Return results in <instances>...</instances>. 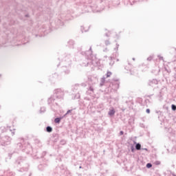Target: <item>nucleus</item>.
Masks as SVG:
<instances>
[{
  "mask_svg": "<svg viewBox=\"0 0 176 176\" xmlns=\"http://www.w3.org/2000/svg\"><path fill=\"white\" fill-rule=\"evenodd\" d=\"M72 64V56L71 54H67L62 61L59 63V65L62 67V71L65 74V75H68L71 71L69 68L71 67V65Z\"/></svg>",
  "mask_w": 176,
  "mask_h": 176,
  "instance_id": "nucleus-1",
  "label": "nucleus"
},
{
  "mask_svg": "<svg viewBox=\"0 0 176 176\" xmlns=\"http://www.w3.org/2000/svg\"><path fill=\"white\" fill-rule=\"evenodd\" d=\"M81 54L85 56V60L82 63L81 65L82 67H87L89 64L92 65H98V63H96L94 59H93V50H91V46L87 51L82 52Z\"/></svg>",
  "mask_w": 176,
  "mask_h": 176,
  "instance_id": "nucleus-2",
  "label": "nucleus"
},
{
  "mask_svg": "<svg viewBox=\"0 0 176 176\" xmlns=\"http://www.w3.org/2000/svg\"><path fill=\"white\" fill-rule=\"evenodd\" d=\"M18 142L17 147L22 149V152H25L27 155H32V146L30 143L26 142L23 138H19Z\"/></svg>",
  "mask_w": 176,
  "mask_h": 176,
  "instance_id": "nucleus-3",
  "label": "nucleus"
},
{
  "mask_svg": "<svg viewBox=\"0 0 176 176\" xmlns=\"http://www.w3.org/2000/svg\"><path fill=\"white\" fill-rule=\"evenodd\" d=\"M15 166L19 168L18 171L19 173H24V171H28V163H27V158L24 157H19L14 163Z\"/></svg>",
  "mask_w": 176,
  "mask_h": 176,
  "instance_id": "nucleus-4",
  "label": "nucleus"
},
{
  "mask_svg": "<svg viewBox=\"0 0 176 176\" xmlns=\"http://www.w3.org/2000/svg\"><path fill=\"white\" fill-rule=\"evenodd\" d=\"M10 144H12V138L8 135H0V145H1V146H8V145H10Z\"/></svg>",
  "mask_w": 176,
  "mask_h": 176,
  "instance_id": "nucleus-5",
  "label": "nucleus"
},
{
  "mask_svg": "<svg viewBox=\"0 0 176 176\" xmlns=\"http://www.w3.org/2000/svg\"><path fill=\"white\" fill-rule=\"evenodd\" d=\"M54 97L58 100H61L64 97V91L61 89H57L54 91Z\"/></svg>",
  "mask_w": 176,
  "mask_h": 176,
  "instance_id": "nucleus-6",
  "label": "nucleus"
},
{
  "mask_svg": "<svg viewBox=\"0 0 176 176\" xmlns=\"http://www.w3.org/2000/svg\"><path fill=\"white\" fill-rule=\"evenodd\" d=\"M87 96H89L90 97H94L96 96L94 93V87L89 86L87 91H86Z\"/></svg>",
  "mask_w": 176,
  "mask_h": 176,
  "instance_id": "nucleus-7",
  "label": "nucleus"
},
{
  "mask_svg": "<svg viewBox=\"0 0 176 176\" xmlns=\"http://www.w3.org/2000/svg\"><path fill=\"white\" fill-rule=\"evenodd\" d=\"M48 102V105H58L57 102H56V98L54 96H52L51 98H50L47 100Z\"/></svg>",
  "mask_w": 176,
  "mask_h": 176,
  "instance_id": "nucleus-8",
  "label": "nucleus"
},
{
  "mask_svg": "<svg viewBox=\"0 0 176 176\" xmlns=\"http://www.w3.org/2000/svg\"><path fill=\"white\" fill-rule=\"evenodd\" d=\"M1 131L2 133H5V132H11L12 135H14V129H13V131L12 129H10V126H7V127H1Z\"/></svg>",
  "mask_w": 176,
  "mask_h": 176,
  "instance_id": "nucleus-9",
  "label": "nucleus"
},
{
  "mask_svg": "<svg viewBox=\"0 0 176 176\" xmlns=\"http://www.w3.org/2000/svg\"><path fill=\"white\" fill-rule=\"evenodd\" d=\"M47 166H49L47 162L43 163V164H39L38 166V168L40 171H43V170H46V168H47Z\"/></svg>",
  "mask_w": 176,
  "mask_h": 176,
  "instance_id": "nucleus-10",
  "label": "nucleus"
},
{
  "mask_svg": "<svg viewBox=\"0 0 176 176\" xmlns=\"http://www.w3.org/2000/svg\"><path fill=\"white\" fill-rule=\"evenodd\" d=\"M157 83H159V82L156 79L150 80L148 81V86H151V87H155V86H156Z\"/></svg>",
  "mask_w": 176,
  "mask_h": 176,
  "instance_id": "nucleus-11",
  "label": "nucleus"
},
{
  "mask_svg": "<svg viewBox=\"0 0 176 176\" xmlns=\"http://www.w3.org/2000/svg\"><path fill=\"white\" fill-rule=\"evenodd\" d=\"M57 79H58V75L56 73L52 74L50 77V80H51V82H56Z\"/></svg>",
  "mask_w": 176,
  "mask_h": 176,
  "instance_id": "nucleus-12",
  "label": "nucleus"
},
{
  "mask_svg": "<svg viewBox=\"0 0 176 176\" xmlns=\"http://www.w3.org/2000/svg\"><path fill=\"white\" fill-rule=\"evenodd\" d=\"M113 87V89H114V90H118V89H119V86L120 85V83L119 82V81H114L113 83H112Z\"/></svg>",
  "mask_w": 176,
  "mask_h": 176,
  "instance_id": "nucleus-13",
  "label": "nucleus"
},
{
  "mask_svg": "<svg viewBox=\"0 0 176 176\" xmlns=\"http://www.w3.org/2000/svg\"><path fill=\"white\" fill-rule=\"evenodd\" d=\"M4 175V176H13V172H10V170L8 169L7 170H5L3 172V175Z\"/></svg>",
  "mask_w": 176,
  "mask_h": 176,
  "instance_id": "nucleus-14",
  "label": "nucleus"
},
{
  "mask_svg": "<svg viewBox=\"0 0 176 176\" xmlns=\"http://www.w3.org/2000/svg\"><path fill=\"white\" fill-rule=\"evenodd\" d=\"M74 45H75V41L74 40H69L67 42V46H69V47H74Z\"/></svg>",
  "mask_w": 176,
  "mask_h": 176,
  "instance_id": "nucleus-15",
  "label": "nucleus"
},
{
  "mask_svg": "<svg viewBox=\"0 0 176 176\" xmlns=\"http://www.w3.org/2000/svg\"><path fill=\"white\" fill-rule=\"evenodd\" d=\"M116 112V111L114 110V109H110L109 111L108 115H109V116H113V115H115Z\"/></svg>",
  "mask_w": 176,
  "mask_h": 176,
  "instance_id": "nucleus-16",
  "label": "nucleus"
},
{
  "mask_svg": "<svg viewBox=\"0 0 176 176\" xmlns=\"http://www.w3.org/2000/svg\"><path fill=\"white\" fill-rule=\"evenodd\" d=\"M124 69L126 71H131V64H130V63H128V65L124 67Z\"/></svg>",
  "mask_w": 176,
  "mask_h": 176,
  "instance_id": "nucleus-17",
  "label": "nucleus"
},
{
  "mask_svg": "<svg viewBox=\"0 0 176 176\" xmlns=\"http://www.w3.org/2000/svg\"><path fill=\"white\" fill-rule=\"evenodd\" d=\"M56 24L57 25H60L61 27H63V25H64V22L60 19H58Z\"/></svg>",
  "mask_w": 176,
  "mask_h": 176,
  "instance_id": "nucleus-18",
  "label": "nucleus"
},
{
  "mask_svg": "<svg viewBox=\"0 0 176 176\" xmlns=\"http://www.w3.org/2000/svg\"><path fill=\"white\" fill-rule=\"evenodd\" d=\"M61 119H63V118H61V117L56 118L54 119V122L59 124L60 122H61Z\"/></svg>",
  "mask_w": 176,
  "mask_h": 176,
  "instance_id": "nucleus-19",
  "label": "nucleus"
},
{
  "mask_svg": "<svg viewBox=\"0 0 176 176\" xmlns=\"http://www.w3.org/2000/svg\"><path fill=\"white\" fill-rule=\"evenodd\" d=\"M46 131L47 133H52V131H53V128H52L50 126H47L46 127Z\"/></svg>",
  "mask_w": 176,
  "mask_h": 176,
  "instance_id": "nucleus-20",
  "label": "nucleus"
},
{
  "mask_svg": "<svg viewBox=\"0 0 176 176\" xmlns=\"http://www.w3.org/2000/svg\"><path fill=\"white\" fill-rule=\"evenodd\" d=\"M39 112L40 113H45V112H46V107H41Z\"/></svg>",
  "mask_w": 176,
  "mask_h": 176,
  "instance_id": "nucleus-21",
  "label": "nucleus"
},
{
  "mask_svg": "<svg viewBox=\"0 0 176 176\" xmlns=\"http://www.w3.org/2000/svg\"><path fill=\"white\" fill-rule=\"evenodd\" d=\"M135 149L136 151H141V144L137 143L135 144Z\"/></svg>",
  "mask_w": 176,
  "mask_h": 176,
  "instance_id": "nucleus-22",
  "label": "nucleus"
},
{
  "mask_svg": "<svg viewBox=\"0 0 176 176\" xmlns=\"http://www.w3.org/2000/svg\"><path fill=\"white\" fill-rule=\"evenodd\" d=\"M115 60V58L113 57H110V63H109V65H113V64H115V61L113 60Z\"/></svg>",
  "mask_w": 176,
  "mask_h": 176,
  "instance_id": "nucleus-23",
  "label": "nucleus"
},
{
  "mask_svg": "<svg viewBox=\"0 0 176 176\" xmlns=\"http://www.w3.org/2000/svg\"><path fill=\"white\" fill-rule=\"evenodd\" d=\"M104 83H105V77H103L100 80V86H104Z\"/></svg>",
  "mask_w": 176,
  "mask_h": 176,
  "instance_id": "nucleus-24",
  "label": "nucleus"
},
{
  "mask_svg": "<svg viewBox=\"0 0 176 176\" xmlns=\"http://www.w3.org/2000/svg\"><path fill=\"white\" fill-rule=\"evenodd\" d=\"M88 30H89V29L85 30V27L81 26V31H82V32H87Z\"/></svg>",
  "mask_w": 176,
  "mask_h": 176,
  "instance_id": "nucleus-25",
  "label": "nucleus"
},
{
  "mask_svg": "<svg viewBox=\"0 0 176 176\" xmlns=\"http://www.w3.org/2000/svg\"><path fill=\"white\" fill-rule=\"evenodd\" d=\"M60 145H65L67 144V142L65 140H62L60 142Z\"/></svg>",
  "mask_w": 176,
  "mask_h": 176,
  "instance_id": "nucleus-26",
  "label": "nucleus"
},
{
  "mask_svg": "<svg viewBox=\"0 0 176 176\" xmlns=\"http://www.w3.org/2000/svg\"><path fill=\"white\" fill-rule=\"evenodd\" d=\"M111 75H112V72H108L106 74V78H109V76H111Z\"/></svg>",
  "mask_w": 176,
  "mask_h": 176,
  "instance_id": "nucleus-27",
  "label": "nucleus"
},
{
  "mask_svg": "<svg viewBox=\"0 0 176 176\" xmlns=\"http://www.w3.org/2000/svg\"><path fill=\"white\" fill-rule=\"evenodd\" d=\"M153 60V56H150L147 58V61H152Z\"/></svg>",
  "mask_w": 176,
  "mask_h": 176,
  "instance_id": "nucleus-28",
  "label": "nucleus"
},
{
  "mask_svg": "<svg viewBox=\"0 0 176 176\" xmlns=\"http://www.w3.org/2000/svg\"><path fill=\"white\" fill-rule=\"evenodd\" d=\"M146 167L147 168H152V164L151 163H147L146 165Z\"/></svg>",
  "mask_w": 176,
  "mask_h": 176,
  "instance_id": "nucleus-29",
  "label": "nucleus"
},
{
  "mask_svg": "<svg viewBox=\"0 0 176 176\" xmlns=\"http://www.w3.org/2000/svg\"><path fill=\"white\" fill-rule=\"evenodd\" d=\"M158 97L160 100H163V95L162 94V92H160V94L158 95Z\"/></svg>",
  "mask_w": 176,
  "mask_h": 176,
  "instance_id": "nucleus-30",
  "label": "nucleus"
},
{
  "mask_svg": "<svg viewBox=\"0 0 176 176\" xmlns=\"http://www.w3.org/2000/svg\"><path fill=\"white\" fill-rule=\"evenodd\" d=\"M72 112V109L68 110L67 113L64 115V116H67V115H69Z\"/></svg>",
  "mask_w": 176,
  "mask_h": 176,
  "instance_id": "nucleus-31",
  "label": "nucleus"
},
{
  "mask_svg": "<svg viewBox=\"0 0 176 176\" xmlns=\"http://www.w3.org/2000/svg\"><path fill=\"white\" fill-rule=\"evenodd\" d=\"M171 108H172V111H176V105L175 104H172Z\"/></svg>",
  "mask_w": 176,
  "mask_h": 176,
  "instance_id": "nucleus-32",
  "label": "nucleus"
},
{
  "mask_svg": "<svg viewBox=\"0 0 176 176\" xmlns=\"http://www.w3.org/2000/svg\"><path fill=\"white\" fill-rule=\"evenodd\" d=\"M104 43L106 45V46H108V45H111V43L109 42V40L105 41Z\"/></svg>",
  "mask_w": 176,
  "mask_h": 176,
  "instance_id": "nucleus-33",
  "label": "nucleus"
},
{
  "mask_svg": "<svg viewBox=\"0 0 176 176\" xmlns=\"http://www.w3.org/2000/svg\"><path fill=\"white\" fill-rule=\"evenodd\" d=\"M159 60H161L162 61H164V59L163 58V56H161L160 55L157 56Z\"/></svg>",
  "mask_w": 176,
  "mask_h": 176,
  "instance_id": "nucleus-34",
  "label": "nucleus"
},
{
  "mask_svg": "<svg viewBox=\"0 0 176 176\" xmlns=\"http://www.w3.org/2000/svg\"><path fill=\"white\" fill-rule=\"evenodd\" d=\"M45 155H46V151H43L41 157H43Z\"/></svg>",
  "mask_w": 176,
  "mask_h": 176,
  "instance_id": "nucleus-35",
  "label": "nucleus"
},
{
  "mask_svg": "<svg viewBox=\"0 0 176 176\" xmlns=\"http://www.w3.org/2000/svg\"><path fill=\"white\" fill-rule=\"evenodd\" d=\"M131 152L134 153L135 148H134L133 146H131Z\"/></svg>",
  "mask_w": 176,
  "mask_h": 176,
  "instance_id": "nucleus-36",
  "label": "nucleus"
},
{
  "mask_svg": "<svg viewBox=\"0 0 176 176\" xmlns=\"http://www.w3.org/2000/svg\"><path fill=\"white\" fill-rule=\"evenodd\" d=\"M146 113H151V109H146Z\"/></svg>",
  "mask_w": 176,
  "mask_h": 176,
  "instance_id": "nucleus-37",
  "label": "nucleus"
},
{
  "mask_svg": "<svg viewBox=\"0 0 176 176\" xmlns=\"http://www.w3.org/2000/svg\"><path fill=\"white\" fill-rule=\"evenodd\" d=\"M155 164H156L157 166H159V164H160V161H156V162H155Z\"/></svg>",
  "mask_w": 176,
  "mask_h": 176,
  "instance_id": "nucleus-38",
  "label": "nucleus"
},
{
  "mask_svg": "<svg viewBox=\"0 0 176 176\" xmlns=\"http://www.w3.org/2000/svg\"><path fill=\"white\" fill-rule=\"evenodd\" d=\"M123 134H124V132H123V131H121L120 132V135H123Z\"/></svg>",
  "mask_w": 176,
  "mask_h": 176,
  "instance_id": "nucleus-39",
  "label": "nucleus"
},
{
  "mask_svg": "<svg viewBox=\"0 0 176 176\" xmlns=\"http://www.w3.org/2000/svg\"><path fill=\"white\" fill-rule=\"evenodd\" d=\"M152 96H153V94L148 95V96H147V97H148V98H151V97H152Z\"/></svg>",
  "mask_w": 176,
  "mask_h": 176,
  "instance_id": "nucleus-40",
  "label": "nucleus"
},
{
  "mask_svg": "<svg viewBox=\"0 0 176 176\" xmlns=\"http://www.w3.org/2000/svg\"><path fill=\"white\" fill-rule=\"evenodd\" d=\"M12 155H13V153H9L8 156H10V157H12Z\"/></svg>",
  "mask_w": 176,
  "mask_h": 176,
  "instance_id": "nucleus-41",
  "label": "nucleus"
},
{
  "mask_svg": "<svg viewBox=\"0 0 176 176\" xmlns=\"http://www.w3.org/2000/svg\"><path fill=\"white\" fill-rule=\"evenodd\" d=\"M105 36H109V34L106 33V34H105Z\"/></svg>",
  "mask_w": 176,
  "mask_h": 176,
  "instance_id": "nucleus-42",
  "label": "nucleus"
},
{
  "mask_svg": "<svg viewBox=\"0 0 176 176\" xmlns=\"http://www.w3.org/2000/svg\"><path fill=\"white\" fill-rule=\"evenodd\" d=\"M144 151H148V148H142Z\"/></svg>",
  "mask_w": 176,
  "mask_h": 176,
  "instance_id": "nucleus-43",
  "label": "nucleus"
},
{
  "mask_svg": "<svg viewBox=\"0 0 176 176\" xmlns=\"http://www.w3.org/2000/svg\"><path fill=\"white\" fill-rule=\"evenodd\" d=\"M116 46H117V49H118V47H119V44H116Z\"/></svg>",
  "mask_w": 176,
  "mask_h": 176,
  "instance_id": "nucleus-44",
  "label": "nucleus"
},
{
  "mask_svg": "<svg viewBox=\"0 0 176 176\" xmlns=\"http://www.w3.org/2000/svg\"><path fill=\"white\" fill-rule=\"evenodd\" d=\"M36 38H38V34H36Z\"/></svg>",
  "mask_w": 176,
  "mask_h": 176,
  "instance_id": "nucleus-45",
  "label": "nucleus"
},
{
  "mask_svg": "<svg viewBox=\"0 0 176 176\" xmlns=\"http://www.w3.org/2000/svg\"><path fill=\"white\" fill-rule=\"evenodd\" d=\"M173 176H176V175L175 174H173Z\"/></svg>",
  "mask_w": 176,
  "mask_h": 176,
  "instance_id": "nucleus-46",
  "label": "nucleus"
},
{
  "mask_svg": "<svg viewBox=\"0 0 176 176\" xmlns=\"http://www.w3.org/2000/svg\"><path fill=\"white\" fill-rule=\"evenodd\" d=\"M80 97V95H78V98H79Z\"/></svg>",
  "mask_w": 176,
  "mask_h": 176,
  "instance_id": "nucleus-47",
  "label": "nucleus"
},
{
  "mask_svg": "<svg viewBox=\"0 0 176 176\" xmlns=\"http://www.w3.org/2000/svg\"><path fill=\"white\" fill-rule=\"evenodd\" d=\"M79 168H82V166H79Z\"/></svg>",
  "mask_w": 176,
  "mask_h": 176,
  "instance_id": "nucleus-48",
  "label": "nucleus"
},
{
  "mask_svg": "<svg viewBox=\"0 0 176 176\" xmlns=\"http://www.w3.org/2000/svg\"><path fill=\"white\" fill-rule=\"evenodd\" d=\"M26 17H28V15H25Z\"/></svg>",
  "mask_w": 176,
  "mask_h": 176,
  "instance_id": "nucleus-49",
  "label": "nucleus"
},
{
  "mask_svg": "<svg viewBox=\"0 0 176 176\" xmlns=\"http://www.w3.org/2000/svg\"><path fill=\"white\" fill-rule=\"evenodd\" d=\"M133 60H135V58H133Z\"/></svg>",
  "mask_w": 176,
  "mask_h": 176,
  "instance_id": "nucleus-50",
  "label": "nucleus"
},
{
  "mask_svg": "<svg viewBox=\"0 0 176 176\" xmlns=\"http://www.w3.org/2000/svg\"><path fill=\"white\" fill-rule=\"evenodd\" d=\"M29 176H31V173L29 175Z\"/></svg>",
  "mask_w": 176,
  "mask_h": 176,
  "instance_id": "nucleus-51",
  "label": "nucleus"
},
{
  "mask_svg": "<svg viewBox=\"0 0 176 176\" xmlns=\"http://www.w3.org/2000/svg\"><path fill=\"white\" fill-rule=\"evenodd\" d=\"M0 108H1V105H0Z\"/></svg>",
  "mask_w": 176,
  "mask_h": 176,
  "instance_id": "nucleus-52",
  "label": "nucleus"
},
{
  "mask_svg": "<svg viewBox=\"0 0 176 176\" xmlns=\"http://www.w3.org/2000/svg\"><path fill=\"white\" fill-rule=\"evenodd\" d=\"M0 76H1V74H0Z\"/></svg>",
  "mask_w": 176,
  "mask_h": 176,
  "instance_id": "nucleus-53",
  "label": "nucleus"
}]
</instances>
